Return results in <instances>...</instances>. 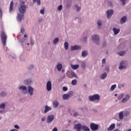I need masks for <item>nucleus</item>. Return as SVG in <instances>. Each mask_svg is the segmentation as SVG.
I'll return each instance as SVG.
<instances>
[{
  "label": "nucleus",
  "instance_id": "f257e3e1",
  "mask_svg": "<svg viewBox=\"0 0 131 131\" xmlns=\"http://www.w3.org/2000/svg\"><path fill=\"white\" fill-rule=\"evenodd\" d=\"M27 8L28 6L25 5V2H23L20 3V6L18 8V11L20 14H18L17 16V20L18 22H21V21H22V19H24V14L26 12V9H27Z\"/></svg>",
  "mask_w": 131,
  "mask_h": 131
},
{
  "label": "nucleus",
  "instance_id": "f03ea898",
  "mask_svg": "<svg viewBox=\"0 0 131 131\" xmlns=\"http://www.w3.org/2000/svg\"><path fill=\"white\" fill-rule=\"evenodd\" d=\"M89 99L91 102L96 101L97 103H98L100 101V95L99 94H95L93 96H90Z\"/></svg>",
  "mask_w": 131,
  "mask_h": 131
},
{
  "label": "nucleus",
  "instance_id": "7ed1b4c3",
  "mask_svg": "<svg viewBox=\"0 0 131 131\" xmlns=\"http://www.w3.org/2000/svg\"><path fill=\"white\" fill-rule=\"evenodd\" d=\"M1 40L3 46L4 47H6L7 36V35L5 34V32L3 31L1 32Z\"/></svg>",
  "mask_w": 131,
  "mask_h": 131
},
{
  "label": "nucleus",
  "instance_id": "20e7f679",
  "mask_svg": "<svg viewBox=\"0 0 131 131\" xmlns=\"http://www.w3.org/2000/svg\"><path fill=\"white\" fill-rule=\"evenodd\" d=\"M92 40L94 42H95L96 45H99L100 43V38H99V36L97 35H94L92 36Z\"/></svg>",
  "mask_w": 131,
  "mask_h": 131
},
{
  "label": "nucleus",
  "instance_id": "39448f33",
  "mask_svg": "<svg viewBox=\"0 0 131 131\" xmlns=\"http://www.w3.org/2000/svg\"><path fill=\"white\" fill-rule=\"evenodd\" d=\"M55 116H54V115H49L47 119V123H51V122H52Z\"/></svg>",
  "mask_w": 131,
  "mask_h": 131
},
{
  "label": "nucleus",
  "instance_id": "423d86ee",
  "mask_svg": "<svg viewBox=\"0 0 131 131\" xmlns=\"http://www.w3.org/2000/svg\"><path fill=\"white\" fill-rule=\"evenodd\" d=\"M82 126H81V124L78 123L77 124H75L74 125V129H76L77 131H81Z\"/></svg>",
  "mask_w": 131,
  "mask_h": 131
},
{
  "label": "nucleus",
  "instance_id": "0eeeda50",
  "mask_svg": "<svg viewBox=\"0 0 131 131\" xmlns=\"http://www.w3.org/2000/svg\"><path fill=\"white\" fill-rule=\"evenodd\" d=\"M98 127L99 126L94 123H92L90 125V128L92 130H97Z\"/></svg>",
  "mask_w": 131,
  "mask_h": 131
},
{
  "label": "nucleus",
  "instance_id": "6e6552de",
  "mask_svg": "<svg viewBox=\"0 0 131 131\" xmlns=\"http://www.w3.org/2000/svg\"><path fill=\"white\" fill-rule=\"evenodd\" d=\"M47 90L48 91V92H50V91H52V82L51 81H48L47 83Z\"/></svg>",
  "mask_w": 131,
  "mask_h": 131
},
{
  "label": "nucleus",
  "instance_id": "1a4fd4ad",
  "mask_svg": "<svg viewBox=\"0 0 131 131\" xmlns=\"http://www.w3.org/2000/svg\"><path fill=\"white\" fill-rule=\"evenodd\" d=\"M113 13L114 12L113 11V10H109L107 12V17L108 18H111V16L113 15Z\"/></svg>",
  "mask_w": 131,
  "mask_h": 131
},
{
  "label": "nucleus",
  "instance_id": "9d476101",
  "mask_svg": "<svg viewBox=\"0 0 131 131\" xmlns=\"http://www.w3.org/2000/svg\"><path fill=\"white\" fill-rule=\"evenodd\" d=\"M67 76L69 77V78H73V77H76V75L74 72L69 73L67 74Z\"/></svg>",
  "mask_w": 131,
  "mask_h": 131
},
{
  "label": "nucleus",
  "instance_id": "9b49d317",
  "mask_svg": "<svg viewBox=\"0 0 131 131\" xmlns=\"http://www.w3.org/2000/svg\"><path fill=\"white\" fill-rule=\"evenodd\" d=\"M33 91L34 89L31 87V86H28V93L30 94V96H33Z\"/></svg>",
  "mask_w": 131,
  "mask_h": 131
},
{
  "label": "nucleus",
  "instance_id": "f8f14e48",
  "mask_svg": "<svg viewBox=\"0 0 131 131\" xmlns=\"http://www.w3.org/2000/svg\"><path fill=\"white\" fill-rule=\"evenodd\" d=\"M130 97L129 95H126V97L122 99V103H126L127 101H128L129 100Z\"/></svg>",
  "mask_w": 131,
  "mask_h": 131
},
{
  "label": "nucleus",
  "instance_id": "ddd939ff",
  "mask_svg": "<svg viewBox=\"0 0 131 131\" xmlns=\"http://www.w3.org/2000/svg\"><path fill=\"white\" fill-rule=\"evenodd\" d=\"M113 31L114 32L115 35H117V34H118L119 32H120V29H116V28H114L113 29Z\"/></svg>",
  "mask_w": 131,
  "mask_h": 131
},
{
  "label": "nucleus",
  "instance_id": "4468645a",
  "mask_svg": "<svg viewBox=\"0 0 131 131\" xmlns=\"http://www.w3.org/2000/svg\"><path fill=\"white\" fill-rule=\"evenodd\" d=\"M124 62H125L124 61H121L120 66L119 67V69L120 70H121V69H124L126 68L125 66H123L124 64Z\"/></svg>",
  "mask_w": 131,
  "mask_h": 131
},
{
  "label": "nucleus",
  "instance_id": "2eb2a0df",
  "mask_svg": "<svg viewBox=\"0 0 131 131\" xmlns=\"http://www.w3.org/2000/svg\"><path fill=\"white\" fill-rule=\"evenodd\" d=\"M14 7V2L13 1H11L10 4L9 9V11L10 13L13 11V7Z\"/></svg>",
  "mask_w": 131,
  "mask_h": 131
},
{
  "label": "nucleus",
  "instance_id": "dca6fc26",
  "mask_svg": "<svg viewBox=\"0 0 131 131\" xmlns=\"http://www.w3.org/2000/svg\"><path fill=\"white\" fill-rule=\"evenodd\" d=\"M115 128V124H112L110 127L107 128V130H113Z\"/></svg>",
  "mask_w": 131,
  "mask_h": 131
},
{
  "label": "nucleus",
  "instance_id": "f3484780",
  "mask_svg": "<svg viewBox=\"0 0 131 131\" xmlns=\"http://www.w3.org/2000/svg\"><path fill=\"white\" fill-rule=\"evenodd\" d=\"M79 49V47H78L77 45H75L74 46H72L71 48V51H76L77 50H78Z\"/></svg>",
  "mask_w": 131,
  "mask_h": 131
},
{
  "label": "nucleus",
  "instance_id": "a211bd4d",
  "mask_svg": "<svg viewBox=\"0 0 131 131\" xmlns=\"http://www.w3.org/2000/svg\"><path fill=\"white\" fill-rule=\"evenodd\" d=\"M51 110H52V108H51V107H49L48 105H46L44 113H47V112H49V111H50Z\"/></svg>",
  "mask_w": 131,
  "mask_h": 131
},
{
  "label": "nucleus",
  "instance_id": "6ab92c4d",
  "mask_svg": "<svg viewBox=\"0 0 131 131\" xmlns=\"http://www.w3.org/2000/svg\"><path fill=\"white\" fill-rule=\"evenodd\" d=\"M82 130L84 131H90V128L85 125L82 126Z\"/></svg>",
  "mask_w": 131,
  "mask_h": 131
},
{
  "label": "nucleus",
  "instance_id": "aec40b11",
  "mask_svg": "<svg viewBox=\"0 0 131 131\" xmlns=\"http://www.w3.org/2000/svg\"><path fill=\"white\" fill-rule=\"evenodd\" d=\"M120 22L122 24H123V23H125L126 22V16H123L121 18Z\"/></svg>",
  "mask_w": 131,
  "mask_h": 131
},
{
  "label": "nucleus",
  "instance_id": "412c9836",
  "mask_svg": "<svg viewBox=\"0 0 131 131\" xmlns=\"http://www.w3.org/2000/svg\"><path fill=\"white\" fill-rule=\"evenodd\" d=\"M71 67L74 70H76V69H78V67H79V66L78 64H71Z\"/></svg>",
  "mask_w": 131,
  "mask_h": 131
},
{
  "label": "nucleus",
  "instance_id": "4be33fe9",
  "mask_svg": "<svg viewBox=\"0 0 131 131\" xmlns=\"http://www.w3.org/2000/svg\"><path fill=\"white\" fill-rule=\"evenodd\" d=\"M58 106H59V102H58L57 101H54L53 102V107L54 108H57V107H58Z\"/></svg>",
  "mask_w": 131,
  "mask_h": 131
},
{
  "label": "nucleus",
  "instance_id": "5701e85b",
  "mask_svg": "<svg viewBox=\"0 0 131 131\" xmlns=\"http://www.w3.org/2000/svg\"><path fill=\"white\" fill-rule=\"evenodd\" d=\"M69 94H64L62 96V98L63 99V100H68V99H69Z\"/></svg>",
  "mask_w": 131,
  "mask_h": 131
},
{
  "label": "nucleus",
  "instance_id": "b1692460",
  "mask_svg": "<svg viewBox=\"0 0 131 131\" xmlns=\"http://www.w3.org/2000/svg\"><path fill=\"white\" fill-rule=\"evenodd\" d=\"M62 67L63 66H62V64L61 63L58 64L57 66V68L58 71H61V70L62 69Z\"/></svg>",
  "mask_w": 131,
  "mask_h": 131
},
{
  "label": "nucleus",
  "instance_id": "393cba45",
  "mask_svg": "<svg viewBox=\"0 0 131 131\" xmlns=\"http://www.w3.org/2000/svg\"><path fill=\"white\" fill-rule=\"evenodd\" d=\"M119 119H123V112H121L119 114Z\"/></svg>",
  "mask_w": 131,
  "mask_h": 131
},
{
  "label": "nucleus",
  "instance_id": "a878e982",
  "mask_svg": "<svg viewBox=\"0 0 131 131\" xmlns=\"http://www.w3.org/2000/svg\"><path fill=\"white\" fill-rule=\"evenodd\" d=\"M82 57H86V56H88V51H83L82 52Z\"/></svg>",
  "mask_w": 131,
  "mask_h": 131
},
{
  "label": "nucleus",
  "instance_id": "bb28decb",
  "mask_svg": "<svg viewBox=\"0 0 131 131\" xmlns=\"http://www.w3.org/2000/svg\"><path fill=\"white\" fill-rule=\"evenodd\" d=\"M19 90H23V91H27V88L25 86H20L19 87Z\"/></svg>",
  "mask_w": 131,
  "mask_h": 131
},
{
  "label": "nucleus",
  "instance_id": "cd10ccee",
  "mask_svg": "<svg viewBox=\"0 0 131 131\" xmlns=\"http://www.w3.org/2000/svg\"><path fill=\"white\" fill-rule=\"evenodd\" d=\"M68 47H69V44L68 43V42H64V49H65V50H68Z\"/></svg>",
  "mask_w": 131,
  "mask_h": 131
},
{
  "label": "nucleus",
  "instance_id": "c85d7f7f",
  "mask_svg": "<svg viewBox=\"0 0 131 131\" xmlns=\"http://www.w3.org/2000/svg\"><path fill=\"white\" fill-rule=\"evenodd\" d=\"M76 83H77V80L74 79L72 81V85H76Z\"/></svg>",
  "mask_w": 131,
  "mask_h": 131
},
{
  "label": "nucleus",
  "instance_id": "c756f323",
  "mask_svg": "<svg viewBox=\"0 0 131 131\" xmlns=\"http://www.w3.org/2000/svg\"><path fill=\"white\" fill-rule=\"evenodd\" d=\"M106 77H107V73H104L102 74V75H101V79H104L106 78Z\"/></svg>",
  "mask_w": 131,
  "mask_h": 131
},
{
  "label": "nucleus",
  "instance_id": "7c9ffc66",
  "mask_svg": "<svg viewBox=\"0 0 131 131\" xmlns=\"http://www.w3.org/2000/svg\"><path fill=\"white\" fill-rule=\"evenodd\" d=\"M59 41V38H56L54 40H53V43L54 45H56Z\"/></svg>",
  "mask_w": 131,
  "mask_h": 131
},
{
  "label": "nucleus",
  "instance_id": "2f4dec72",
  "mask_svg": "<svg viewBox=\"0 0 131 131\" xmlns=\"http://www.w3.org/2000/svg\"><path fill=\"white\" fill-rule=\"evenodd\" d=\"M125 54V51H121V52H118L119 56H124Z\"/></svg>",
  "mask_w": 131,
  "mask_h": 131
},
{
  "label": "nucleus",
  "instance_id": "473e14b6",
  "mask_svg": "<svg viewBox=\"0 0 131 131\" xmlns=\"http://www.w3.org/2000/svg\"><path fill=\"white\" fill-rule=\"evenodd\" d=\"M25 84L28 85V84H30V83L31 82V81H30V80H26L24 81Z\"/></svg>",
  "mask_w": 131,
  "mask_h": 131
},
{
  "label": "nucleus",
  "instance_id": "72a5a7b5",
  "mask_svg": "<svg viewBox=\"0 0 131 131\" xmlns=\"http://www.w3.org/2000/svg\"><path fill=\"white\" fill-rule=\"evenodd\" d=\"M116 88V84H114V85H112L111 88V91L113 92V91L114 90H115Z\"/></svg>",
  "mask_w": 131,
  "mask_h": 131
},
{
  "label": "nucleus",
  "instance_id": "f704fd0d",
  "mask_svg": "<svg viewBox=\"0 0 131 131\" xmlns=\"http://www.w3.org/2000/svg\"><path fill=\"white\" fill-rule=\"evenodd\" d=\"M124 94H121L119 96H118V100H121L123 98V96Z\"/></svg>",
  "mask_w": 131,
  "mask_h": 131
},
{
  "label": "nucleus",
  "instance_id": "c9c22d12",
  "mask_svg": "<svg viewBox=\"0 0 131 131\" xmlns=\"http://www.w3.org/2000/svg\"><path fill=\"white\" fill-rule=\"evenodd\" d=\"M6 107V104L5 103H1L0 104V108L2 109H5Z\"/></svg>",
  "mask_w": 131,
  "mask_h": 131
},
{
  "label": "nucleus",
  "instance_id": "e433bc0d",
  "mask_svg": "<svg viewBox=\"0 0 131 131\" xmlns=\"http://www.w3.org/2000/svg\"><path fill=\"white\" fill-rule=\"evenodd\" d=\"M97 24H98V27L100 29V27L102 25V21H101V20H98L97 22Z\"/></svg>",
  "mask_w": 131,
  "mask_h": 131
},
{
  "label": "nucleus",
  "instance_id": "4c0bfd02",
  "mask_svg": "<svg viewBox=\"0 0 131 131\" xmlns=\"http://www.w3.org/2000/svg\"><path fill=\"white\" fill-rule=\"evenodd\" d=\"M75 7L76 8H77V12H78V11H80V7H78V5H75Z\"/></svg>",
  "mask_w": 131,
  "mask_h": 131
},
{
  "label": "nucleus",
  "instance_id": "58836bf2",
  "mask_svg": "<svg viewBox=\"0 0 131 131\" xmlns=\"http://www.w3.org/2000/svg\"><path fill=\"white\" fill-rule=\"evenodd\" d=\"M63 8V6L62 5H59L57 8L58 11H61L62 9Z\"/></svg>",
  "mask_w": 131,
  "mask_h": 131
},
{
  "label": "nucleus",
  "instance_id": "ea45409f",
  "mask_svg": "<svg viewBox=\"0 0 131 131\" xmlns=\"http://www.w3.org/2000/svg\"><path fill=\"white\" fill-rule=\"evenodd\" d=\"M40 13L42 14V15H45V9L40 10Z\"/></svg>",
  "mask_w": 131,
  "mask_h": 131
},
{
  "label": "nucleus",
  "instance_id": "a19ab883",
  "mask_svg": "<svg viewBox=\"0 0 131 131\" xmlns=\"http://www.w3.org/2000/svg\"><path fill=\"white\" fill-rule=\"evenodd\" d=\"M62 91H63V92H66L67 91H68V88H67V87L63 86L62 88Z\"/></svg>",
  "mask_w": 131,
  "mask_h": 131
},
{
  "label": "nucleus",
  "instance_id": "79ce46f5",
  "mask_svg": "<svg viewBox=\"0 0 131 131\" xmlns=\"http://www.w3.org/2000/svg\"><path fill=\"white\" fill-rule=\"evenodd\" d=\"M3 17V12L2 11V8L0 7V18Z\"/></svg>",
  "mask_w": 131,
  "mask_h": 131
},
{
  "label": "nucleus",
  "instance_id": "37998d69",
  "mask_svg": "<svg viewBox=\"0 0 131 131\" xmlns=\"http://www.w3.org/2000/svg\"><path fill=\"white\" fill-rule=\"evenodd\" d=\"M30 43L32 46H33V45H34V41H33V40L32 39V38H31V42Z\"/></svg>",
  "mask_w": 131,
  "mask_h": 131
},
{
  "label": "nucleus",
  "instance_id": "c03bdc74",
  "mask_svg": "<svg viewBox=\"0 0 131 131\" xmlns=\"http://www.w3.org/2000/svg\"><path fill=\"white\" fill-rule=\"evenodd\" d=\"M25 32V30L24 29V28H21L20 30V32L21 33H24Z\"/></svg>",
  "mask_w": 131,
  "mask_h": 131
},
{
  "label": "nucleus",
  "instance_id": "a18cd8bd",
  "mask_svg": "<svg viewBox=\"0 0 131 131\" xmlns=\"http://www.w3.org/2000/svg\"><path fill=\"white\" fill-rule=\"evenodd\" d=\"M1 97H5L6 96V92H2L1 94Z\"/></svg>",
  "mask_w": 131,
  "mask_h": 131
},
{
  "label": "nucleus",
  "instance_id": "49530a36",
  "mask_svg": "<svg viewBox=\"0 0 131 131\" xmlns=\"http://www.w3.org/2000/svg\"><path fill=\"white\" fill-rule=\"evenodd\" d=\"M37 4L38 6H40V0H37Z\"/></svg>",
  "mask_w": 131,
  "mask_h": 131
},
{
  "label": "nucleus",
  "instance_id": "de8ad7c7",
  "mask_svg": "<svg viewBox=\"0 0 131 131\" xmlns=\"http://www.w3.org/2000/svg\"><path fill=\"white\" fill-rule=\"evenodd\" d=\"M122 2V5L124 6L125 5V0H120Z\"/></svg>",
  "mask_w": 131,
  "mask_h": 131
},
{
  "label": "nucleus",
  "instance_id": "09e8293b",
  "mask_svg": "<svg viewBox=\"0 0 131 131\" xmlns=\"http://www.w3.org/2000/svg\"><path fill=\"white\" fill-rule=\"evenodd\" d=\"M102 64H105V63H106V59L105 58L102 59Z\"/></svg>",
  "mask_w": 131,
  "mask_h": 131
},
{
  "label": "nucleus",
  "instance_id": "8fccbe9b",
  "mask_svg": "<svg viewBox=\"0 0 131 131\" xmlns=\"http://www.w3.org/2000/svg\"><path fill=\"white\" fill-rule=\"evenodd\" d=\"M107 5L110 6V7H112V3L111 2H108Z\"/></svg>",
  "mask_w": 131,
  "mask_h": 131
},
{
  "label": "nucleus",
  "instance_id": "3c124183",
  "mask_svg": "<svg viewBox=\"0 0 131 131\" xmlns=\"http://www.w3.org/2000/svg\"><path fill=\"white\" fill-rule=\"evenodd\" d=\"M33 65H31L30 66V67H29L28 68H29V69L30 70H31V69H33Z\"/></svg>",
  "mask_w": 131,
  "mask_h": 131
},
{
  "label": "nucleus",
  "instance_id": "603ef678",
  "mask_svg": "<svg viewBox=\"0 0 131 131\" xmlns=\"http://www.w3.org/2000/svg\"><path fill=\"white\" fill-rule=\"evenodd\" d=\"M52 131H58V129L55 127L52 129Z\"/></svg>",
  "mask_w": 131,
  "mask_h": 131
},
{
  "label": "nucleus",
  "instance_id": "864d4df0",
  "mask_svg": "<svg viewBox=\"0 0 131 131\" xmlns=\"http://www.w3.org/2000/svg\"><path fill=\"white\" fill-rule=\"evenodd\" d=\"M105 71H109V68L106 67L105 69Z\"/></svg>",
  "mask_w": 131,
  "mask_h": 131
},
{
  "label": "nucleus",
  "instance_id": "5fc2aeb1",
  "mask_svg": "<svg viewBox=\"0 0 131 131\" xmlns=\"http://www.w3.org/2000/svg\"><path fill=\"white\" fill-rule=\"evenodd\" d=\"M73 116L76 117V116H77V113H74L73 114Z\"/></svg>",
  "mask_w": 131,
  "mask_h": 131
},
{
  "label": "nucleus",
  "instance_id": "6e6d98bb",
  "mask_svg": "<svg viewBox=\"0 0 131 131\" xmlns=\"http://www.w3.org/2000/svg\"><path fill=\"white\" fill-rule=\"evenodd\" d=\"M14 127L15 128H17L18 129H19V126H18L17 125H15Z\"/></svg>",
  "mask_w": 131,
  "mask_h": 131
},
{
  "label": "nucleus",
  "instance_id": "4d7b16f0",
  "mask_svg": "<svg viewBox=\"0 0 131 131\" xmlns=\"http://www.w3.org/2000/svg\"><path fill=\"white\" fill-rule=\"evenodd\" d=\"M46 120V118L45 117H43V118H42L41 119V121H45Z\"/></svg>",
  "mask_w": 131,
  "mask_h": 131
},
{
  "label": "nucleus",
  "instance_id": "13d9d810",
  "mask_svg": "<svg viewBox=\"0 0 131 131\" xmlns=\"http://www.w3.org/2000/svg\"><path fill=\"white\" fill-rule=\"evenodd\" d=\"M24 37H27V38L26 39H24V40H27V35H24Z\"/></svg>",
  "mask_w": 131,
  "mask_h": 131
},
{
  "label": "nucleus",
  "instance_id": "bf43d9fd",
  "mask_svg": "<svg viewBox=\"0 0 131 131\" xmlns=\"http://www.w3.org/2000/svg\"><path fill=\"white\" fill-rule=\"evenodd\" d=\"M10 131H18V130H17L16 129H13L10 130Z\"/></svg>",
  "mask_w": 131,
  "mask_h": 131
},
{
  "label": "nucleus",
  "instance_id": "052dcab7",
  "mask_svg": "<svg viewBox=\"0 0 131 131\" xmlns=\"http://www.w3.org/2000/svg\"><path fill=\"white\" fill-rule=\"evenodd\" d=\"M37 1V0H33L34 4H35V3H36Z\"/></svg>",
  "mask_w": 131,
  "mask_h": 131
},
{
  "label": "nucleus",
  "instance_id": "680f3d73",
  "mask_svg": "<svg viewBox=\"0 0 131 131\" xmlns=\"http://www.w3.org/2000/svg\"><path fill=\"white\" fill-rule=\"evenodd\" d=\"M87 39H88V38L86 37H84V39L86 40Z\"/></svg>",
  "mask_w": 131,
  "mask_h": 131
},
{
  "label": "nucleus",
  "instance_id": "e2e57ef3",
  "mask_svg": "<svg viewBox=\"0 0 131 131\" xmlns=\"http://www.w3.org/2000/svg\"><path fill=\"white\" fill-rule=\"evenodd\" d=\"M126 131H131V129L130 128V129L127 130Z\"/></svg>",
  "mask_w": 131,
  "mask_h": 131
},
{
  "label": "nucleus",
  "instance_id": "0e129e2a",
  "mask_svg": "<svg viewBox=\"0 0 131 131\" xmlns=\"http://www.w3.org/2000/svg\"><path fill=\"white\" fill-rule=\"evenodd\" d=\"M62 72H64V70H62Z\"/></svg>",
  "mask_w": 131,
  "mask_h": 131
},
{
  "label": "nucleus",
  "instance_id": "69168bd1",
  "mask_svg": "<svg viewBox=\"0 0 131 131\" xmlns=\"http://www.w3.org/2000/svg\"><path fill=\"white\" fill-rule=\"evenodd\" d=\"M117 94L115 95V97H117Z\"/></svg>",
  "mask_w": 131,
  "mask_h": 131
},
{
  "label": "nucleus",
  "instance_id": "338daca9",
  "mask_svg": "<svg viewBox=\"0 0 131 131\" xmlns=\"http://www.w3.org/2000/svg\"><path fill=\"white\" fill-rule=\"evenodd\" d=\"M27 46H29V43H28Z\"/></svg>",
  "mask_w": 131,
  "mask_h": 131
},
{
  "label": "nucleus",
  "instance_id": "774afa93",
  "mask_svg": "<svg viewBox=\"0 0 131 131\" xmlns=\"http://www.w3.org/2000/svg\"><path fill=\"white\" fill-rule=\"evenodd\" d=\"M126 113H127V114H128V112H127Z\"/></svg>",
  "mask_w": 131,
  "mask_h": 131
}]
</instances>
